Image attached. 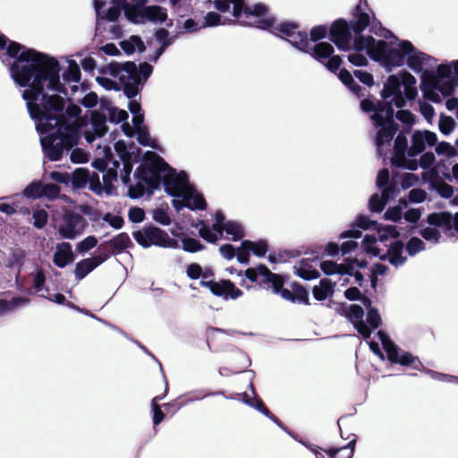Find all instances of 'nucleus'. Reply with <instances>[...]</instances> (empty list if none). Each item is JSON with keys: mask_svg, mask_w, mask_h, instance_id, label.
<instances>
[{"mask_svg": "<svg viewBox=\"0 0 458 458\" xmlns=\"http://www.w3.org/2000/svg\"><path fill=\"white\" fill-rule=\"evenodd\" d=\"M0 59L3 64L13 60L8 71L16 85L26 88L22 98L30 114V109H41L43 98H47L51 106L62 104V111L56 115L60 122L78 127L71 119L80 117L81 108L72 102L61 83L62 66L55 56L27 47L0 32Z\"/></svg>", "mask_w": 458, "mask_h": 458, "instance_id": "1", "label": "nucleus"}, {"mask_svg": "<svg viewBox=\"0 0 458 458\" xmlns=\"http://www.w3.org/2000/svg\"><path fill=\"white\" fill-rule=\"evenodd\" d=\"M416 78L406 70L398 74L390 75L381 90L382 100L364 98L360 100V109L369 114L373 125L377 129L375 146L379 157L385 158V146H390L399 125L394 117L403 123V130L411 131L415 123V115L407 109H402L408 100H414L418 96Z\"/></svg>", "mask_w": 458, "mask_h": 458, "instance_id": "2", "label": "nucleus"}, {"mask_svg": "<svg viewBox=\"0 0 458 458\" xmlns=\"http://www.w3.org/2000/svg\"><path fill=\"white\" fill-rule=\"evenodd\" d=\"M114 151L123 163L121 181L128 187L127 196L138 199L144 195L150 196L163 185L165 191L171 197H178L179 192L190 191L191 184L186 172L177 173L162 157L156 162L144 163L138 165L133 173L134 182H131L133 153L128 149L123 140L114 145Z\"/></svg>", "mask_w": 458, "mask_h": 458, "instance_id": "3", "label": "nucleus"}, {"mask_svg": "<svg viewBox=\"0 0 458 458\" xmlns=\"http://www.w3.org/2000/svg\"><path fill=\"white\" fill-rule=\"evenodd\" d=\"M379 25L380 37L386 38H393L397 42L396 47L390 46L384 40H376L372 36L361 37L355 41L357 50L367 49V55L374 61L384 66L387 72H391L393 67H401L406 64L411 71L420 74L421 78L427 70L433 69L437 60L416 47L409 40H401L394 34L382 27L381 23L375 21ZM425 83L422 80V87Z\"/></svg>", "mask_w": 458, "mask_h": 458, "instance_id": "4", "label": "nucleus"}, {"mask_svg": "<svg viewBox=\"0 0 458 458\" xmlns=\"http://www.w3.org/2000/svg\"><path fill=\"white\" fill-rule=\"evenodd\" d=\"M41 109L31 110L30 118L35 122L36 130L40 135V144L44 154L51 161L61 160L64 153L78 145L81 138L80 127H72L56 118L62 111V104L51 106L45 98Z\"/></svg>", "mask_w": 458, "mask_h": 458, "instance_id": "5", "label": "nucleus"}, {"mask_svg": "<svg viewBox=\"0 0 458 458\" xmlns=\"http://www.w3.org/2000/svg\"><path fill=\"white\" fill-rule=\"evenodd\" d=\"M107 70L113 77H118L123 91L128 99L137 97L153 72V66L147 62L136 65L134 62H111Z\"/></svg>", "mask_w": 458, "mask_h": 458, "instance_id": "6", "label": "nucleus"}, {"mask_svg": "<svg viewBox=\"0 0 458 458\" xmlns=\"http://www.w3.org/2000/svg\"><path fill=\"white\" fill-rule=\"evenodd\" d=\"M131 234L135 242L143 249L152 246L174 250L181 248L177 240L171 238L165 230L151 223L133 231Z\"/></svg>", "mask_w": 458, "mask_h": 458, "instance_id": "7", "label": "nucleus"}, {"mask_svg": "<svg viewBox=\"0 0 458 458\" xmlns=\"http://www.w3.org/2000/svg\"><path fill=\"white\" fill-rule=\"evenodd\" d=\"M458 86V60L437 66L435 80L432 88L439 90L443 95H450Z\"/></svg>", "mask_w": 458, "mask_h": 458, "instance_id": "8", "label": "nucleus"}, {"mask_svg": "<svg viewBox=\"0 0 458 458\" xmlns=\"http://www.w3.org/2000/svg\"><path fill=\"white\" fill-rule=\"evenodd\" d=\"M409 132L402 130L397 134L394 141V152L390 162L393 167L416 171L418 169L417 159L408 157L410 147L408 146L407 134Z\"/></svg>", "mask_w": 458, "mask_h": 458, "instance_id": "9", "label": "nucleus"}, {"mask_svg": "<svg viewBox=\"0 0 458 458\" xmlns=\"http://www.w3.org/2000/svg\"><path fill=\"white\" fill-rule=\"evenodd\" d=\"M88 222L81 214L66 210L59 222L57 232L62 239L74 240L87 227Z\"/></svg>", "mask_w": 458, "mask_h": 458, "instance_id": "10", "label": "nucleus"}, {"mask_svg": "<svg viewBox=\"0 0 458 458\" xmlns=\"http://www.w3.org/2000/svg\"><path fill=\"white\" fill-rule=\"evenodd\" d=\"M352 29L344 19H337L335 21L328 33V38L341 51H349L352 47Z\"/></svg>", "mask_w": 458, "mask_h": 458, "instance_id": "11", "label": "nucleus"}, {"mask_svg": "<svg viewBox=\"0 0 458 458\" xmlns=\"http://www.w3.org/2000/svg\"><path fill=\"white\" fill-rule=\"evenodd\" d=\"M343 61L340 55H334V54L325 61L323 64L328 71L335 73L338 72V78L342 81L344 85H345L354 95L358 98L364 96L363 91L365 89L359 85L358 82L355 81L352 73L343 68L340 69Z\"/></svg>", "mask_w": 458, "mask_h": 458, "instance_id": "12", "label": "nucleus"}, {"mask_svg": "<svg viewBox=\"0 0 458 458\" xmlns=\"http://www.w3.org/2000/svg\"><path fill=\"white\" fill-rule=\"evenodd\" d=\"M411 146L408 157L416 159V157L422 154L427 146L432 147L437 143V136L430 131H415L411 134Z\"/></svg>", "mask_w": 458, "mask_h": 458, "instance_id": "13", "label": "nucleus"}, {"mask_svg": "<svg viewBox=\"0 0 458 458\" xmlns=\"http://www.w3.org/2000/svg\"><path fill=\"white\" fill-rule=\"evenodd\" d=\"M89 129L84 131L87 142L92 143L97 138H101L107 131L106 115L100 111H91Z\"/></svg>", "mask_w": 458, "mask_h": 458, "instance_id": "14", "label": "nucleus"}, {"mask_svg": "<svg viewBox=\"0 0 458 458\" xmlns=\"http://www.w3.org/2000/svg\"><path fill=\"white\" fill-rule=\"evenodd\" d=\"M404 249L403 242L395 239L387 246L386 252H380L378 259L382 261H388L394 267H402L407 261V257L403 255Z\"/></svg>", "mask_w": 458, "mask_h": 458, "instance_id": "15", "label": "nucleus"}, {"mask_svg": "<svg viewBox=\"0 0 458 458\" xmlns=\"http://www.w3.org/2000/svg\"><path fill=\"white\" fill-rule=\"evenodd\" d=\"M378 227V223L376 220L370 219L368 216L360 214L356 216L352 227L341 233L340 238H352L359 239L361 237V230H375Z\"/></svg>", "mask_w": 458, "mask_h": 458, "instance_id": "16", "label": "nucleus"}, {"mask_svg": "<svg viewBox=\"0 0 458 458\" xmlns=\"http://www.w3.org/2000/svg\"><path fill=\"white\" fill-rule=\"evenodd\" d=\"M74 259L75 255L72 252L71 243L63 242L56 247V250L53 257V262L56 267L64 268L67 265L72 263Z\"/></svg>", "mask_w": 458, "mask_h": 458, "instance_id": "17", "label": "nucleus"}, {"mask_svg": "<svg viewBox=\"0 0 458 458\" xmlns=\"http://www.w3.org/2000/svg\"><path fill=\"white\" fill-rule=\"evenodd\" d=\"M386 356L391 363L404 367L411 366L418 360V357L412 355L410 352L401 350L397 345L392 347Z\"/></svg>", "mask_w": 458, "mask_h": 458, "instance_id": "18", "label": "nucleus"}, {"mask_svg": "<svg viewBox=\"0 0 458 458\" xmlns=\"http://www.w3.org/2000/svg\"><path fill=\"white\" fill-rule=\"evenodd\" d=\"M335 52L334 47L328 42H318L313 46L309 44V51L304 52L310 54L316 61L325 64Z\"/></svg>", "mask_w": 458, "mask_h": 458, "instance_id": "19", "label": "nucleus"}, {"mask_svg": "<svg viewBox=\"0 0 458 458\" xmlns=\"http://www.w3.org/2000/svg\"><path fill=\"white\" fill-rule=\"evenodd\" d=\"M337 311L352 322V325L364 321V310L359 304H346L344 302L339 305Z\"/></svg>", "mask_w": 458, "mask_h": 458, "instance_id": "20", "label": "nucleus"}, {"mask_svg": "<svg viewBox=\"0 0 458 458\" xmlns=\"http://www.w3.org/2000/svg\"><path fill=\"white\" fill-rule=\"evenodd\" d=\"M243 1L244 0H214L213 4L214 8L220 13L228 12L232 5V14L236 21V19H239L242 16Z\"/></svg>", "mask_w": 458, "mask_h": 458, "instance_id": "21", "label": "nucleus"}, {"mask_svg": "<svg viewBox=\"0 0 458 458\" xmlns=\"http://www.w3.org/2000/svg\"><path fill=\"white\" fill-rule=\"evenodd\" d=\"M454 216L448 212L431 213L427 216V223L435 227H444L451 230L454 225Z\"/></svg>", "mask_w": 458, "mask_h": 458, "instance_id": "22", "label": "nucleus"}, {"mask_svg": "<svg viewBox=\"0 0 458 458\" xmlns=\"http://www.w3.org/2000/svg\"><path fill=\"white\" fill-rule=\"evenodd\" d=\"M259 270L260 276L263 277L264 282L270 284L274 293H279L281 289L284 287V282L281 279L280 276L275 273H272L268 267L264 264L259 265Z\"/></svg>", "mask_w": 458, "mask_h": 458, "instance_id": "23", "label": "nucleus"}, {"mask_svg": "<svg viewBox=\"0 0 458 458\" xmlns=\"http://www.w3.org/2000/svg\"><path fill=\"white\" fill-rule=\"evenodd\" d=\"M114 254L123 252L128 247L132 245L130 236L126 233H120L108 241H105Z\"/></svg>", "mask_w": 458, "mask_h": 458, "instance_id": "24", "label": "nucleus"}, {"mask_svg": "<svg viewBox=\"0 0 458 458\" xmlns=\"http://www.w3.org/2000/svg\"><path fill=\"white\" fill-rule=\"evenodd\" d=\"M352 439L344 446L335 448L331 447L325 452L330 458H352L356 446V435H352Z\"/></svg>", "mask_w": 458, "mask_h": 458, "instance_id": "25", "label": "nucleus"}, {"mask_svg": "<svg viewBox=\"0 0 458 458\" xmlns=\"http://www.w3.org/2000/svg\"><path fill=\"white\" fill-rule=\"evenodd\" d=\"M253 403L252 405H250V407L255 409L256 411L262 413L264 416L268 418L270 420H272L276 426H278L282 430L286 432L287 434H290V430L287 427H285L283 422L275 416L264 404L263 401L258 396L254 395V398L252 399Z\"/></svg>", "mask_w": 458, "mask_h": 458, "instance_id": "26", "label": "nucleus"}, {"mask_svg": "<svg viewBox=\"0 0 458 458\" xmlns=\"http://www.w3.org/2000/svg\"><path fill=\"white\" fill-rule=\"evenodd\" d=\"M120 168V161L114 159L112 161L105 172H103V183L105 185V192L108 195L113 191V182L117 181L118 169Z\"/></svg>", "mask_w": 458, "mask_h": 458, "instance_id": "27", "label": "nucleus"}, {"mask_svg": "<svg viewBox=\"0 0 458 458\" xmlns=\"http://www.w3.org/2000/svg\"><path fill=\"white\" fill-rule=\"evenodd\" d=\"M335 284L330 279H321L318 285L313 287V296L317 301H325L334 294Z\"/></svg>", "mask_w": 458, "mask_h": 458, "instance_id": "28", "label": "nucleus"}, {"mask_svg": "<svg viewBox=\"0 0 458 458\" xmlns=\"http://www.w3.org/2000/svg\"><path fill=\"white\" fill-rule=\"evenodd\" d=\"M172 234L181 240L182 249L186 252L196 253L205 249V245L197 239L175 232H172Z\"/></svg>", "mask_w": 458, "mask_h": 458, "instance_id": "29", "label": "nucleus"}, {"mask_svg": "<svg viewBox=\"0 0 458 458\" xmlns=\"http://www.w3.org/2000/svg\"><path fill=\"white\" fill-rule=\"evenodd\" d=\"M235 24V20L222 16L216 12H208L203 18L201 28Z\"/></svg>", "mask_w": 458, "mask_h": 458, "instance_id": "30", "label": "nucleus"}, {"mask_svg": "<svg viewBox=\"0 0 458 458\" xmlns=\"http://www.w3.org/2000/svg\"><path fill=\"white\" fill-rule=\"evenodd\" d=\"M96 267H98V264L95 263V260L92 259V258H87L77 262L73 270L76 280H82Z\"/></svg>", "mask_w": 458, "mask_h": 458, "instance_id": "31", "label": "nucleus"}, {"mask_svg": "<svg viewBox=\"0 0 458 458\" xmlns=\"http://www.w3.org/2000/svg\"><path fill=\"white\" fill-rule=\"evenodd\" d=\"M81 76V70L77 63L74 60H69L68 66L62 74L63 81H61V83H63L64 87L65 84H70L72 82L77 83L80 81Z\"/></svg>", "mask_w": 458, "mask_h": 458, "instance_id": "32", "label": "nucleus"}, {"mask_svg": "<svg viewBox=\"0 0 458 458\" xmlns=\"http://www.w3.org/2000/svg\"><path fill=\"white\" fill-rule=\"evenodd\" d=\"M146 21L163 23L167 20V11L160 5H148L145 8Z\"/></svg>", "mask_w": 458, "mask_h": 458, "instance_id": "33", "label": "nucleus"}, {"mask_svg": "<svg viewBox=\"0 0 458 458\" xmlns=\"http://www.w3.org/2000/svg\"><path fill=\"white\" fill-rule=\"evenodd\" d=\"M369 15L360 10L357 6L355 9L354 19L351 21L350 25L352 29L353 33L360 34L369 25Z\"/></svg>", "mask_w": 458, "mask_h": 458, "instance_id": "34", "label": "nucleus"}, {"mask_svg": "<svg viewBox=\"0 0 458 458\" xmlns=\"http://www.w3.org/2000/svg\"><path fill=\"white\" fill-rule=\"evenodd\" d=\"M367 293H369V290L365 288L363 293L355 286L349 287L344 291V297L349 301H359L365 307H370L371 300L367 296Z\"/></svg>", "mask_w": 458, "mask_h": 458, "instance_id": "35", "label": "nucleus"}, {"mask_svg": "<svg viewBox=\"0 0 458 458\" xmlns=\"http://www.w3.org/2000/svg\"><path fill=\"white\" fill-rule=\"evenodd\" d=\"M89 180V171L83 167L75 169L70 175V182L74 189L85 188Z\"/></svg>", "mask_w": 458, "mask_h": 458, "instance_id": "36", "label": "nucleus"}, {"mask_svg": "<svg viewBox=\"0 0 458 458\" xmlns=\"http://www.w3.org/2000/svg\"><path fill=\"white\" fill-rule=\"evenodd\" d=\"M241 248L251 251L257 257H264L268 250V244L265 240L254 242L250 240H243Z\"/></svg>", "mask_w": 458, "mask_h": 458, "instance_id": "37", "label": "nucleus"}, {"mask_svg": "<svg viewBox=\"0 0 458 458\" xmlns=\"http://www.w3.org/2000/svg\"><path fill=\"white\" fill-rule=\"evenodd\" d=\"M430 187L436 191L438 195L444 199H450L454 192V189L452 185L444 182L440 177L437 176L430 182Z\"/></svg>", "mask_w": 458, "mask_h": 458, "instance_id": "38", "label": "nucleus"}, {"mask_svg": "<svg viewBox=\"0 0 458 458\" xmlns=\"http://www.w3.org/2000/svg\"><path fill=\"white\" fill-rule=\"evenodd\" d=\"M185 199L186 208L191 210H205L207 208V202L203 195L199 193L195 189L190 192Z\"/></svg>", "mask_w": 458, "mask_h": 458, "instance_id": "39", "label": "nucleus"}, {"mask_svg": "<svg viewBox=\"0 0 458 458\" xmlns=\"http://www.w3.org/2000/svg\"><path fill=\"white\" fill-rule=\"evenodd\" d=\"M29 301V299L24 297H14L10 301L0 299V317L27 304Z\"/></svg>", "mask_w": 458, "mask_h": 458, "instance_id": "40", "label": "nucleus"}, {"mask_svg": "<svg viewBox=\"0 0 458 458\" xmlns=\"http://www.w3.org/2000/svg\"><path fill=\"white\" fill-rule=\"evenodd\" d=\"M287 41L302 53L309 51L310 39L306 31L296 30L294 37H290Z\"/></svg>", "mask_w": 458, "mask_h": 458, "instance_id": "41", "label": "nucleus"}, {"mask_svg": "<svg viewBox=\"0 0 458 458\" xmlns=\"http://www.w3.org/2000/svg\"><path fill=\"white\" fill-rule=\"evenodd\" d=\"M375 231L377 233V241L378 240L381 242H385L390 238L394 240L398 239L400 233L395 225H382L378 224V227L375 228Z\"/></svg>", "mask_w": 458, "mask_h": 458, "instance_id": "42", "label": "nucleus"}, {"mask_svg": "<svg viewBox=\"0 0 458 458\" xmlns=\"http://www.w3.org/2000/svg\"><path fill=\"white\" fill-rule=\"evenodd\" d=\"M103 152L104 156L102 158H96L92 162V166L101 173L105 172V170L109 167L112 161L114 160L111 147H105Z\"/></svg>", "mask_w": 458, "mask_h": 458, "instance_id": "43", "label": "nucleus"}, {"mask_svg": "<svg viewBox=\"0 0 458 458\" xmlns=\"http://www.w3.org/2000/svg\"><path fill=\"white\" fill-rule=\"evenodd\" d=\"M296 274L299 277L303 280H312L320 276L319 272L317 269H310L308 259H302L300 263V267H294Z\"/></svg>", "mask_w": 458, "mask_h": 458, "instance_id": "44", "label": "nucleus"}, {"mask_svg": "<svg viewBox=\"0 0 458 458\" xmlns=\"http://www.w3.org/2000/svg\"><path fill=\"white\" fill-rule=\"evenodd\" d=\"M225 231L227 234L232 236V241L237 242L244 237V230L242 225L233 220L225 223L222 232Z\"/></svg>", "mask_w": 458, "mask_h": 458, "instance_id": "45", "label": "nucleus"}, {"mask_svg": "<svg viewBox=\"0 0 458 458\" xmlns=\"http://www.w3.org/2000/svg\"><path fill=\"white\" fill-rule=\"evenodd\" d=\"M126 19L134 24H142L146 21L145 8L134 7L132 4L124 11Z\"/></svg>", "mask_w": 458, "mask_h": 458, "instance_id": "46", "label": "nucleus"}, {"mask_svg": "<svg viewBox=\"0 0 458 458\" xmlns=\"http://www.w3.org/2000/svg\"><path fill=\"white\" fill-rule=\"evenodd\" d=\"M113 329L114 330H116L117 332H119L121 335H123L124 337H126L127 339H130L131 342H133L140 350H142L146 354H148V356H150L159 366V369L162 373V377H163V379L164 381H165V392L168 391V382L166 380V377H165V372L163 370V367H162V364L161 362L156 358V356L154 354H152L146 346H144L140 342H139L138 340H135L133 338H131L129 337V335L124 332L123 331L121 328H119L118 327L116 326H114L113 327Z\"/></svg>", "mask_w": 458, "mask_h": 458, "instance_id": "47", "label": "nucleus"}, {"mask_svg": "<svg viewBox=\"0 0 458 458\" xmlns=\"http://www.w3.org/2000/svg\"><path fill=\"white\" fill-rule=\"evenodd\" d=\"M267 13V7L262 3L255 4L252 7L249 6L246 0L243 1V11L242 15L246 18L250 16H255L258 18L266 17Z\"/></svg>", "mask_w": 458, "mask_h": 458, "instance_id": "48", "label": "nucleus"}, {"mask_svg": "<svg viewBox=\"0 0 458 458\" xmlns=\"http://www.w3.org/2000/svg\"><path fill=\"white\" fill-rule=\"evenodd\" d=\"M407 254L411 257L416 256L418 253L425 250V242L417 236H411L404 244Z\"/></svg>", "mask_w": 458, "mask_h": 458, "instance_id": "49", "label": "nucleus"}, {"mask_svg": "<svg viewBox=\"0 0 458 458\" xmlns=\"http://www.w3.org/2000/svg\"><path fill=\"white\" fill-rule=\"evenodd\" d=\"M419 227V233L424 240L433 244L440 242L441 233L438 229L431 226H422V225H420Z\"/></svg>", "mask_w": 458, "mask_h": 458, "instance_id": "50", "label": "nucleus"}, {"mask_svg": "<svg viewBox=\"0 0 458 458\" xmlns=\"http://www.w3.org/2000/svg\"><path fill=\"white\" fill-rule=\"evenodd\" d=\"M362 247L364 250L373 257H379L381 250L376 246L377 236L373 234H366L362 239Z\"/></svg>", "mask_w": 458, "mask_h": 458, "instance_id": "51", "label": "nucleus"}, {"mask_svg": "<svg viewBox=\"0 0 458 458\" xmlns=\"http://www.w3.org/2000/svg\"><path fill=\"white\" fill-rule=\"evenodd\" d=\"M42 182L32 181L22 191V195L28 199H36L42 197Z\"/></svg>", "mask_w": 458, "mask_h": 458, "instance_id": "52", "label": "nucleus"}, {"mask_svg": "<svg viewBox=\"0 0 458 458\" xmlns=\"http://www.w3.org/2000/svg\"><path fill=\"white\" fill-rule=\"evenodd\" d=\"M361 37H364L363 35H360L359 37H357L356 38H354L353 40V49L356 51L355 53H352V54H350L348 55V61L353 64L354 66H357V67H362V66H366L368 64V59L367 57L362 54L360 53L361 51L363 50H366L367 49H361V50H357L355 48V41L361 38Z\"/></svg>", "mask_w": 458, "mask_h": 458, "instance_id": "53", "label": "nucleus"}, {"mask_svg": "<svg viewBox=\"0 0 458 458\" xmlns=\"http://www.w3.org/2000/svg\"><path fill=\"white\" fill-rule=\"evenodd\" d=\"M386 204L387 201L382 196H379L377 193H374L370 196L368 206L370 212L381 213L385 209Z\"/></svg>", "mask_w": 458, "mask_h": 458, "instance_id": "54", "label": "nucleus"}, {"mask_svg": "<svg viewBox=\"0 0 458 458\" xmlns=\"http://www.w3.org/2000/svg\"><path fill=\"white\" fill-rule=\"evenodd\" d=\"M366 308L368 310L366 317V324L369 325L370 327L377 329L382 322L379 311L377 308L372 306V303L370 304V307Z\"/></svg>", "mask_w": 458, "mask_h": 458, "instance_id": "55", "label": "nucleus"}, {"mask_svg": "<svg viewBox=\"0 0 458 458\" xmlns=\"http://www.w3.org/2000/svg\"><path fill=\"white\" fill-rule=\"evenodd\" d=\"M455 127V121L453 117L442 114L439 117L438 128L444 135H449Z\"/></svg>", "mask_w": 458, "mask_h": 458, "instance_id": "56", "label": "nucleus"}, {"mask_svg": "<svg viewBox=\"0 0 458 458\" xmlns=\"http://www.w3.org/2000/svg\"><path fill=\"white\" fill-rule=\"evenodd\" d=\"M423 372L436 381L458 384V377L444 374L430 369H423Z\"/></svg>", "mask_w": 458, "mask_h": 458, "instance_id": "57", "label": "nucleus"}, {"mask_svg": "<svg viewBox=\"0 0 458 458\" xmlns=\"http://www.w3.org/2000/svg\"><path fill=\"white\" fill-rule=\"evenodd\" d=\"M98 255L92 257V259L95 260V263L98 264V267L107 260L114 252L111 249H109L108 245L103 242L98 247Z\"/></svg>", "mask_w": 458, "mask_h": 458, "instance_id": "58", "label": "nucleus"}, {"mask_svg": "<svg viewBox=\"0 0 458 458\" xmlns=\"http://www.w3.org/2000/svg\"><path fill=\"white\" fill-rule=\"evenodd\" d=\"M298 28L299 25L294 21H283L275 27L277 31L281 32L288 38L294 37Z\"/></svg>", "mask_w": 458, "mask_h": 458, "instance_id": "59", "label": "nucleus"}, {"mask_svg": "<svg viewBox=\"0 0 458 458\" xmlns=\"http://www.w3.org/2000/svg\"><path fill=\"white\" fill-rule=\"evenodd\" d=\"M97 244V237L94 235H89L77 244L76 250L80 254H85L86 252L96 247Z\"/></svg>", "mask_w": 458, "mask_h": 458, "instance_id": "60", "label": "nucleus"}, {"mask_svg": "<svg viewBox=\"0 0 458 458\" xmlns=\"http://www.w3.org/2000/svg\"><path fill=\"white\" fill-rule=\"evenodd\" d=\"M108 115L109 122L115 124H118L120 123H125L129 117V114L125 110L119 109L115 106L110 110Z\"/></svg>", "mask_w": 458, "mask_h": 458, "instance_id": "61", "label": "nucleus"}, {"mask_svg": "<svg viewBox=\"0 0 458 458\" xmlns=\"http://www.w3.org/2000/svg\"><path fill=\"white\" fill-rule=\"evenodd\" d=\"M435 146V151L438 156H446L448 157L456 156L455 148L446 141L439 142Z\"/></svg>", "mask_w": 458, "mask_h": 458, "instance_id": "62", "label": "nucleus"}, {"mask_svg": "<svg viewBox=\"0 0 458 458\" xmlns=\"http://www.w3.org/2000/svg\"><path fill=\"white\" fill-rule=\"evenodd\" d=\"M33 225L37 229H42L46 226L48 221V214L45 209H38L33 212Z\"/></svg>", "mask_w": 458, "mask_h": 458, "instance_id": "63", "label": "nucleus"}, {"mask_svg": "<svg viewBox=\"0 0 458 458\" xmlns=\"http://www.w3.org/2000/svg\"><path fill=\"white\" fill-rule=\"evenodd\" d=\"M210 292L215 296L222 297V298L227 300L228 299L227 280H221L219 282H215Z\"/></svg>", "mask_w": 458, "mask_h": 458, "instance_id": "64", "label": "nucleus"}]
</instances>
